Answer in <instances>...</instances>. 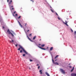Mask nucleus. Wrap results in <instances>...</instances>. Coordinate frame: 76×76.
Listing matches in <instances>:
<instances>
[{
    "label": "nucleus",
    "mask_w": 76,
    "mask_h": 76,
    "mask_svg": "<svg viewBox=\"0 0 76 76\" xmlns=\"http://www.w3.org/2000/svg\"><path fill=\"white\" fill-rule=\"evenodd\" d=\"M69 68H71L72 67V66H69Z\"/></svg>",
    "instance_id": "nucleus-38"
},
{
    "label": "nucleus",
    "mask_w": 76,
    "mask_h": 76,
    "mask_svg": "<svg viewBox=\"0 0 76 76\" xmlns=\"http://www.w3.org/2000/svg\"><path fill=\"white\" fill-rule=\"evenodd\" d=\"M65 22L66 23H64V22H63V23H64V24L66 25V26H69V25H68V24H67V21H66Z\"/></svg>",
    "instance_id": "nucleus-6"
},
{
    "label": "nucleus",
    "mask_w": 76,
    "mask_h": 76,
    "mask_svg": "<svg viewBox=\"0 0 76 76\" xmlns=\"http://www.w3.org/2000/svg\"><path fill=\"white\" fill-rule=\"evenodd\" d=\"M12 1L11 0L10 1V2L9 3V4H12Z\"/></svg>",
    "instance_id": "nucleus-17"
},
{
    "label": "nucleus",
    "mask_w": 76,
    "mask_h": 76,
    "mask_svg": "<svg viewBox=\"0 0 76 76\" xmlns=\"http://www.w3.org/2000/svg\"><path fill=\"white\" fill-rule=\"evenodd\" d=\"M39 64H37V66H39Z\"/></svg>",
    "instance_id": "nucleus-44"
},
{
    "label": "nucleus",
    "mask_w": 76,
    "mask_h": 76,
    "mask_svg": "<svg viewBox=\"0 0 76 76\" xmlns=\"http://www.w3.org/2000/svg\"><path fill=\"white\" fill-rule=\"evenodd\" d=\"M52 61L53 63V64H56L57 65H58V63L57 62H54V60H53V59H52Z\"/></svg>",
    "instance_id": "nucleus-4"
},
{
    "label": "nucleus",
    "mask_w": 76,
    "mask_h": 76,
    "mask_svg": "<svg viewBox=\"0 0 76 76\" xmlns=\"http://www.w3.org/2000/svg\"><path fill=\"white\" fill-rule=\"evenodd\" d=\"M15 13H16V11H15V12H14V13H13L14 14H15Z\"/></svg>",
    "instance_id": "nucleus-33"
},
{
    "label": "nucleus",
    "mask_w": 76,
    "mask_h": 76,
    "mask_svg": "<svg viewBox=\"0 0 76 76\" xmlns=\"http://www.w3.org/2000/svg\"><path fill=\"white\" fill-rule=\"evenodd\" d=\"M58 57V55H57L56 56L55 58V59H56V58H57V57Z\"/></svg>",
    "instance_id": "nucleus-18"
},
{
    "label": "nucleus",
    "mask_w": 76,
    "mask_h": 76,
    "mask_svg": "<svg viewBox=\"0 0 76 76\" xmlns=\"http://www.w3.org/2000/svg\"><path fill=\"white\" fill-rule=\"evenodd\" d=\"M19 46L20 48L18 49V50H19V51L20 50V49H21V50H23V51L25 53V54H28V52H26V51H25V50L24 48H23L22 46L21 45H19Z\"/></svg>",
    "instance_id": "nucleus-1"
},
{
    "label": "nucleus",
    "mask_w": 76,
    "mask_h": 76,
    "mask_svg": "<svg viewBox=\"0 0 76 76\" xmlns=\"http://www.w3.org/2000/svg\"><path fill=\"white\" fill-rule=\"evenodd\" d=\"M27 37L28 38V39L30 40V41H31V42H32V40H31L30 38H29V37H28V36H27Z\"/></svg>",
    "instance_id": "nucleus-9"
},
{
    "label": "nucleus",
    "mask_w": 76,
    "mask_h": 76,
    "mask_svg": "<svg viewBox=\"0 0 76 76\" xmlns=\"http://www.w3.org/2000/svg\"><path fill=\"white\" fill-rule=\"evenodd\" d=\"M29 36H31L32 35V34H31L29 35Z\"/></svg>",
    "instance_id": "nucleus-31"
},
{
    "label": "nucleus",
    "mask_w": 76,
    "mask_h": 76,
    "mask_svg": "<svg viewBox=\"0 0 76 76\" xmlns=\"http://www.w3.org/2000/svg\"><path fill=\"white\" fill-rule=\"evenodd\" d=\"M56 15L57 16H58V14H57V13H56Z\"/></svg>",
    "instance_id": "nucleus-37"
},
{
    "label": "nucleus",
    "mask_w": 76,
    "mask_h": 76,
    "mask_svg": "<svg viewBox=\"0 0 76 76\" xmlns=\"http://www.w3.org/2000/svg\"><path fill=\"white\" fill-rule=\"evenodd\" d=\"M20 53H22V50H20Z\"/></svg>",
    "instance_id": "nucleus-21"
},
{
    "label": "nucleus",
    "mask_w": 76,
    "mask_h": 76,
    "mask_svg": "<svg viewBox=\"0 0 76 76\" xmlns=\"http://www.w3.org/2000/svg\"><path fill=\"white\" fill-rule=\"evenodd\" d=\"M71 30L72 32H73V30H72V28H71Z\"/></svg>",
    "instance_id": "nucleus-27"
},
{
    "label": "nucleus",
    "mask_w": 76,
    "mask_h": 76,
    "mask_svg": "<svg viewBox=\"0 0 76 76\" xmlns=\"http://www.w3.org/2000/svg\"><path fill=\"white\" fill-rule=\"evenodd\" d=\"M14 41H13V40H12V41H10V42H14Z\"/></svg>",
    "instance_id": "nucleus-19"
},
{
    "label": "nucleus",
    "mask_w": 76,
    "mask_h": 76,
    "mask_svg": "<svg viewBox=\"0 0 76 76\" xmlns=\"http://www.w3.org/2000/svg\"><path fill=\"white\" fill-rule=\"evenodd\" d=\"M50 7L51 8V7Z\"/></svg>",
    "instance_id": "nucleus-50"
},
{
    "label": "nucleus",
    "mask_w": 76,
    "mask_h": 76,
    "mask_svg": "<svg viewBox=\"0 0 76 76\" xmlns=\"http://www.w3.org/2000/svg\"><path fill=\"white\" fill-rule=\"evenodd\" d=\"M36 38V36H35L33 38V39L34 40Z\"/></svg>",
    "instance_id": "nucleus-16"
},
{
    "label": "nucleus",
    "mask_w": 76,
    "mask_h": 76,
    "mask_svg": "<svg viewBox=\"0 0 76 76\" xmlns=\"http://www.w3.org/2000/svg\"><path fill=\"white\" fill-rule=\"evenodd\" d=\"M57 61V60H56L55 61Z\"/></svg>",
    "instance_id": "nucleus-45"
},
{
    "label": "nucleus",
    "mask_w": 76,
    "mask_h": 76,
    "mask_svg": "<svg viewBox=\"0 0 76 76\" xmlns=\"http://www.w3.org/2000/svg\"><path fill=\"white\" fill-rule=\"evenodd\" d=\"M51 11L52 12H54L53 11V10H51Z\"/></svg>",
    "instance_id": "nucleus-32"
},
{
    "label": "nucleus",
    "mask_w": 76,
    "mask_h": 76,
    "mask_svg": "<svg viewBox=\"0 0 76 76\" xmlns=\"http://www.w3.org/2000/svg\"><path fill=\"white\" fill-rule=\"evenodd\" d=\"M39 72L40 73V74H42V70H40Z\"/></svg>",
    "instance_id": "nucleus-14"
},
{
    "label": "nucleus",
    "mask_w": 76,
    "mask_h": 76,
    "mask_svg": "<svg viewBox=\"0 0 76 76\" xmlns=\"http://www.w3.org/2000/svg\"><path fill=\"white\" fill-rule=\"evenodd\" d=\"M23 57H25V54H23Z\"/></svg>",
    "instance_id": "nucleus-23"
},
{
    "label": "nucleus",
    "mask_w": 76,
    "mask_h": 76,
    "mask_svg": "<svg viewBox=\"0 0 76 76\" xmlns=\"http://www.w3.org/2000/svg\"><path fill=\"white\" fill-rule=\"evenodd\" d=\"M45 46V44H43L41 45L42 47H44Z\"/></svg>",
    "instance_id": "nucleus-15"
},
{
    "label": "nucleus",
    "mask_w": 76,
    "mask_h": 76,
    "mask_svg": "<svg viewBox=\"0 0 76 76\" xmlns=\"http://www.w3.org/2000/svg\"><path fill=\"white\" fill-rule=\"evenodd\" d=\"M7 32H8V34H11L12 36V37H14V35H13V34L12 33H11V32L9 30V29H8L7 30Z\"/></svg>",
    "instance_id": "nucleus-2"
},
{
    "label": "nucleus",
    "mask_w": 76,
    "mask_h": 76,
    "mask_svg": "<svg viewBox=\"0 0 76 76\" xmlns=\"http://www.w3.org/2000/svg\"><path fill=\"white\" fill-rule=\"evenodd\" d=\"M73 70H74V67H73L72 69L71 70V72H72L73 71Z\"/></svg>",
    "instance_id": "nucleus-13"
},
{
    "label": "nucleus",
    "mask_w": 76,
    "mask_h": 76,
    "mask_svg": "<svg viewBox=\"0 0 76 76\" xmlns=\"http://www.w3.org/2000/svg\"><path fill=\"white\" fill-rule=\"evenodd\" d=\"M14 9V8H12V10H13Z\"/></svg>",
    "instance_id": "nucleus-36"
},
{
    "label": "nucleus",
    "mask_w": 76,
    "mask_h": 76,
    "mask_svg": "<svg viewBox=\"0 0 76 76\" xmlns=\"http://www.w3.org/2000/svg\"><path fill=\"white\" fill-rule=\"evenodd\" d=\"M0 21H1V17H0Z\"/></svg>",
    "instance_id": "nucleus-22"
},
{
    "label": "nucleus",
    "mask_w": 76,
    "mask_h": 76,
    "mask_svg": "<svg viewBox=\"0 0 76 76\" xmlns=\"http://www.w3.org/2000/svg\"><path fill=\"white\" fill-rule=\"evenodd\" d=\"M60 70L61 72L63 73V74H65V71L63 69H60Z\"/></svg>",
    "instance_id": "nucleus-3"
},
{
    "label": "nucleus",
    "mask_w": 76,
    "mask_h": 76,
    "mask_svg": "<svg viewBox=\"0 0 76 76\" xmlns=\"http://www.w3.org/2000/svg\"><path fill=\"white\" fill-rule=\"evenodd\" d=\"M48 47H47V49H48Z\"/></svg>",
    "instance_id": "nucleus-47"
},
{
    "label": "nucleus",
    "mask_w": 76,
    "mask_h": 76,
    "mask_svg": "<svg viewBox=\"0 0 76 76\" xmlns=\"http://www.w3.org/2000/svg\"><path fill=\"white\" fill-rule=\"evenodd\" d=\"M15 47H17V46H18V44L15 45Z\"/></svg>",
    "instance_id": "nucleus-28"
},
{
    "label": "nucleus",
    "mask_w": 76,
    "mask_h": 76,
    "mask_svg": "<svg viewBox=\"0 0 76 76\" xmlns=\"http://www.w3.org/2000/svg\"><path fill=\"white\" fill-rule=\"evenodd\" d=\"M70 64H69V65H70Z\"/></svg>",
    "instance_id": "nucleus-49"
},
{
    "label": "nucleus",
    "mask_w": 76,
    "mask_h": 76,
    "mask_svg": "<svg viewBox=\"0 0 76 76\" xmlns=\"http://www.w3.org/2000/svg\"><path fill=\"white\" fill-rule=\"evenodd\" d=\"M29 69H31V68H29Z\"/></svg>",
    "instance_id": "nucleus-48"
},
{
    "label": "nucleus",
    "mask_w": 76,
    "mask_h": 76,
    "mask_svg": "<svg viewBox=\"0 0 76 76\" xmlns=\"http://www.w3.org/2000/svg\"><path fill=\"white\" fill-rule=\"evenodd\" d=\"M41 45V44H40L38 45H39H39Z\"/></svg>",
    "instance_id": "nucleus-42"
},
{
    "label": "nucleus",
    "mask_w": 76,
    "mask_h": 76,
    "mask_svg": "<svg viewBox=\"0 0 76 76\" xmlns=\"http://www.w3.org/2000/svg\"><path fill=\"white\" fill-rule=\"evenodd\" d=\"M38 47H39V48H40L41 49H42V50H46V49L44 48H41V47H40L39 46H38Z\"/></svg>",
    "instance_id": "nucleus-5"
},
{
    "label": "nucleus",
    "mask_w": 76,
    "mask_h": 76,
    "mask_svg": "<svg viewBox=\"0 0 76 76\" xmlns=\"http://www.w3.org/2000/svg\"><path fill=\"white\" fill-rule=\"evenodd\" d=\"M29 31V30H27V32H28Z\"/></svg>",
    "instance_id": "nucleus-40"
},
{
    "label": "nucleus",
    "mask_w": 76,
    "mask_h": 76,
    "mask_svg": "<svg viewBox=\"0 0 76 76\" xmlns=\"http://www.w3.org/2000/svg\"><path fill=\"white\" fill-rule=\"evenodd\" d=\"M46 75H47L48 76H50V75L47 72H45Z\"/></svg>",
    "instance_id": "nucleus-10"
},
{
    "label": "nucleus",
    "mask_w": 76,
    "mask_h": 76,
    "mask_svg": "<svg viewBox=\"0 0 76 76\" xmlns=\"http://www.w3.org/2000/svg\"><path fill=\"white\" fill-rule=\"evenodd\" d=\"M15 16H18V14H16Z\"/></svg>",
    "instance_id": "nucleus-34"
},
{
    "label": "nucleus",
    "mask_w": 76,
    "mask_h": 76,
    "mask_svg": "<svg viewBox=\"0 0 76 76\" xmlns=\"http://www.w3.org/2000/svg\"><path fill=\"white\" fill-rule=\"evenodd\" d=\"M9 0H7V2H9Z\"/></svg>",
    "instance_id": "nucleus-43"
},
{
    "label": "nucleus",
    "mask_w": 76,
    "mask_h": 76,
    "mask_svg": "<svg viewBox=\"0 0 76 76\" xmlns=\"http://www.w3.org/2000/svg\"><path fill=\"white\" fill-rule=\"evenodd\" d=\"M26 25H27V24L26 23L25 24V26H26Z\"/></svg>",
    "instance_id": "nucleus-41"
},
{
    "label": "nucleus",
    "mask_w": 76,
    "mask_h": 76,
    "mask_svg": "<svg viewBox=\"0 0 76 76\" xmlns=\"http://www.w3.org/2000/svg\"><path fill=\"white\" fill-rule=\"evenodd\" d=\"M30 61H32V60L31 59H30Z\"/></svg>",
    "instance_id": "nucleus-30"
},
{
    "label": "nucleus",
    "mask_w": 76,
    "mask_h": 76,
    "mask_svg": "<svg viewBox=\"0 0 76 76\" xmlns=\"http://www.w3.org/2000/svg\"><path fill=\"white\" fill-rule=\"evenodd\" d=\"M21 18V16H19L18 18V19H20Z\"/></svg>",
    "instance_id": "nucleus-20"
},
{
    "label": "nucleus",
    "mask_w": 76,
    "mask_h": 76,
    "mask_svg": "<svg viewBox=\"0 0 76 76\" xmlns=\"http://www.w3.org/2000/svg\"><path fill=\"white\" fill-rule=\"evenodd\" d=\"M2 28H3V29H4V27L3 26Z\"/></svg>",
    "instance_id": "nucleus-39"
},
{
    "label": "nucleus",
    "mask_w": 76,
    "mask_h": 76,
    "mask_svg": "<svg viewBox=\"0 0 76 76\" xmlns=\"http://www.w3.org/2000/svg\"><path fill=\"white\" fill-rule=\"evenodd\" d=\"M53 47H51L50 48V51H52V50H53Z\"/></svg>",
    "instance_id": "nucleus-11"
},
{
    "label": "nucleus",
    "mask_w": 76,
    "mask_h": 76,
    "mask_svg": "<svg viewBox=\"0 0 76 76\" xmlns=\"http://www.w3.org/2000/svg\"><path fill=\"white\" fill-rule=\"evenodd\" d=\"M58 19L59 20H60V18H59V17H58Z\"/></svg>",
    "instance_id": "nucleus-26"
},
{
    "label": "nucleus",
    "mask_w": 76,
    "mask_h": 76,
    "mask_svg": "<svg viewBox=\"0 0 76 76\" xmlns=\"http://www.w3.org/2000/svg\"><path fill=\"white\" fill-rule=\"evenodd\" d=\"M31 1H32L33 3H34V0H31Z\"/></svg>",
    "instance_id": "nucleus-25"
},
{
    "label": "nucleus",
    "mask_w": 76,
    "mask_h": 76,
    "mask_svg": "<svg viewBox=\"0 0 76 76\" xmlns=\"http://www.w3.org/2000/svg\"><path fill=\"white\" fill-rule=\"evenodd\" d=\"M11 32H12V33L13 34H14V35H16V34H15V32H14V31H12V30H11Z\"/></svg>",
    "instance_id": "nucleus-12"
},
{
    "label": "nucleus",
    "mask_w": 76,
    "mask_h": 76,
    "mask_svg": "<svg viewBox=\"0 0 76 76\" xmlns=\"http://www.w3.org/2000/svg\"><path fill=\"white\" fill-rule=\"evenodd\" d=\"M10 7H13V6H11V7H10Z\"/></svg>",
    "instance_id": "nucleus-29"
},
{
    "label": "nucleus",
    "mask_w": 76,
    "mask_h": 76,
    "mask_svg": "<svg viewBox=\"0 0 76 76\" xmlns=\"http://www.w3.org/2000/svg\"><path fill=\"white\" fill-rule=\"evenodd\" d=\"M74 34H75V35H76V31H75L74 32Z\"/></svg>",
    "instance_id": "nucleus-24"
},
{
    "label": "nucleus",
    "mask_w": 76,
    "mask_h": 76,
    "mask_svg": "<svg viewBox=\"0 0 76 76\" xmlns=\"http://www.w3.org/2000/svg\"><path fill=\"white\" fill-rule=\"evenodd\" d=\"M72 76H76V74L75 73H72L71 74Z\"/></svg>",
    "instance_id": "nucleus-7"
},
{
    "label": "nucleus",
    "mask_w": 76,
    "mask_h": 76,
    "mask_svg": "<svg viewBox=\"0 0 76 76\" xmlns=\"http://www.w3.org/2000/svg\"><path fill=\"white\" fill-rule=\"evenodd\" d=\"M41 39H40V40H39V41H41Z\"/></svg>",
    "instance_id": "nucleus-46"
},
{
    "label": "nucleus",
    "mask_w": 76,
    "mask_h": 76,
    "mask_svg": "<svg viewBox=\"0 0 76 76\" xmlns=\"http://www.w3.org/2000/svg\"><path fill=\"white\" fill-rule=\"evenodd\" d=\"M39 67H40V66H38V69H39Z\"/></svg>",
    "instance_id": "nucleus-35"
},
{
    "label": "nucleus",
    "mask_w": 76,
    "mask_h": 76,
    "mask_svg": "<svg viewBox=\"0 0 76 76\" xmlns=\"http://www.w3.org/2000/svg\"><path fill=\"white\" fill-rule=\"evenodd\" d=\"M18 22L19 23V25L20 26V27L21 28H22V25H21V24H20V22H19V21H18Z\"/></svg>",
    "instance_id": "nucleus-8"
}]
</instances>
